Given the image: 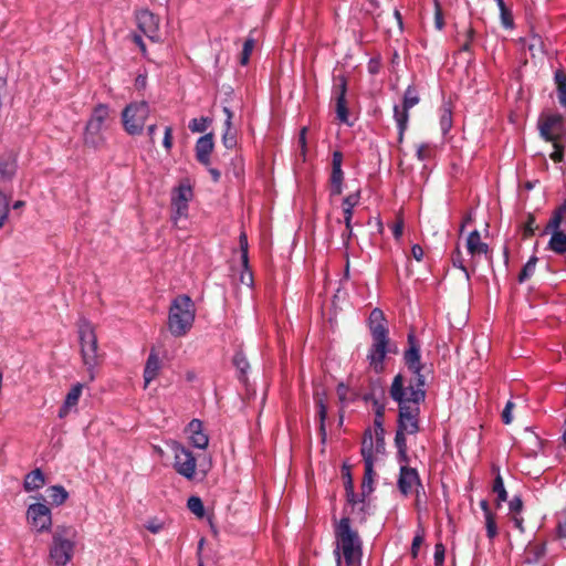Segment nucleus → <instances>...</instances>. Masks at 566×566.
Wrapping results in <instances>:
<instances>
[{"label": "nucleus", "mask_w": 566, "mask_h": 566, "mask_svg": "<svg viewBox=\"0 0 566 566\" xmlns=\"http://www.w3.org/2000/svg\"><path fill=\"white\" fill-rule=\"evenodd\" d=\"M385 430H384V423L380 424V428L375 427V436H376V451L381 452L385 448Z\"/></svg>", "instance_id": "bf43d9fd"}, {"label": "nucleus", "mask_w": 566, "mask_h": 566, "mask_svg": "<svg viewBox=\"0 0 566 566\" xmlns=\"http://www.w3.org/2000/svg\"><path fill=\"white\" fill-rule=\"evenodd\" d=\"M334 535L337 566H340L342 558L347 566H355L356 563H359L363 556V542L358 531L353 528L348 516L342 517L335 523Z\"/></svg>", "instance_id": "f03ea898"}, {"label": "nucleus", "mask_w": 566, "mask_h": 566, "mask_svg": "<svg viewBox=\"0 0 566 566\" xmlns=\"http://www.w3.org/2000/svg\"><path fill=\"white\" fill-rule=\"evenodd\" d=\"M434 24L438 30H442L444 27L442 8L438 0H434Z\"/></svg>", "instance_id": "6e6d98bb"}, {"label": "nucleus", "mask_w": 566, "mask_h": 566, "mask_svg": "<svg viewBox=\"0 0 566 566\" xmlns=\"http://www.w3.org/2000/svg\"><path fill=\"white\" fill-rule=\"evenodd\" d=\"M196 317V307L192 300L181 294L176 296L170 305L168 315V329L175 337L185 336L192 327Z\"/></svg>", "instance_id": "20e7f679"}, {"label": "nucleus", "mask_w": 566, "mask_h": 566, "mask_svg": "<svg viewBox=\"0 0 566 566\" xmlns=\"http://www.w3.org/2000/svg\"><path fill=\"white\" fill-rule=\"evenodd\" d=\"M390 398L398 403V420L397 428L405 430L408 434H416L419 432V417L422 394L417 391L411 397H407L403 389V375L397 374L389 388Z\"/></svg>", "instance_id": "f257e3e1"}, {"label": "nucleus", "mask_w": 566, "mask_h": 566, "mask_svg": "<svg viewBox=\"0 0 566 566\" xmlns=\"http://www.w3.org/2000/svg\"><path fill=\"white\" fill-rule=\"evenodd\" d=\"M431 156L430 147L427 144H421L417 148V158L421 161L429 159Z\"/></svg>", "instance_id": "e2e57ef3"}, {"label": "nucleus", "mask_w": 566, "mask_h": 566, "mask_svg": "<svg viewBox=\"0 0 566 566\" xmlns=\"http://www.w3.org/2000/svg\"><path fill=\"white\" fill-rule=\"evenodd\" d=\"M45 484V478L41 469H34L24 478L23 488L27 492L41 489Z\"/></svg>", "instance_id": "cd10ccee"}, {"label": "nucleus", "mask_w": 566, "mask_h": 566, "mask_svg": "<svg viewBox=\"0 0 566 566\" xmlns=\"http://www.w3.org/2000/svg\"><path fill=\"white\" fill-rule=\"evenodd\" d=\"M359 201H360V189H356L355 191L348 193L343 199L342 208L354 210V208L359 203Z\"/></svg>", "instance_id": "37998d69"}, {"label": "nucleus", "mask_w": 566, "mask_h": 566, "mask_svg": "<svg viewBox=\"0 0 566 566\" xmlns=\"http://www.w3.org/2000/svg\"><path fill=\"white\" fill-rule=\"evenodd\" d=\"M475 36V30L470 25L464 34V40L460 46V51L471 53V44Z\"/></svg>", "instance_id": "3c124183"}, {"label": "nucleus", "mask_w": 566, "mask_h": 566, "mask_svg": "<svg viewBox=\"0 0 566 566\" xmlns=\"http://www.w3.org/2000/svg\"><path fill=\"white\" fill-rule=\"evenodd\" d=\"M211 120L208 117L193 118L189 123V129L192 133H203Z\"/></svg>", "instance_id": "a18cd8bd"}, {"label": "nucleus", "mask_w": 566, "mask_h": 566, "mask_svg": "<svg viewBox=\"0 0 566 566\" xmlns=\"http://www.w3.org/2000/svg\"><path fill=\"white\" fill-rule=\"evenodd\" d=\"M233 365L239 370L240 376L239 379L244 381L247 371L250 367V364L245 357V355L242 352H237L233 356Z\"/></svg>", "instance_id": "e433bc0d"}, {"label": "nucleus", "mask_w": 566, "mask_h": 566, "mask_svg": "<svg viewBox=\"0 0 566 566\" xmlns=\"http://www.w3.org/2000/svg\"><path fill=\"white\" fill-rule=\"evenodd\" d=\"M347 93V80L344 75L334 76L333 94L335 98L337 96L346 97Z\"/></svg>", "instance_id": "ea45409f"}, {"label": "nucleus", "mask_w": 566, "mask_h": 566, "mask_svg": "<svg viewBox=\"0 0 566 566\" xmlns=\"http://www.w3.org/2000/svg\"><path fill=\"white\" fill-rule=\"evenodd\" d=\"M188 510L198 517H203L205 506L203 502L199 496H190L187 501Z\"/></svg>", "instance_id": "58836bf2"}, {"label": "nucleus", "mask_w": 566, "mask_h": 566, "mask_svg": "<svg viewBox=\"0 0 566 566\" xmlns=\"http://www.w3.org/2000/svg\"><path fill=\"white\" fill-rule=\"evenodd\" d=\"M539 135L546 142L553 143L554 151L551 158L555 163H560L564 158V146L560 139L565 133V119L560 114L553 112H543L537 120Z\"/></svg>", "instance_id": "39448f33"}, {"label": "nucleus", "mask_w": 566, "mask_h": 566, "mask_svg": "<svg viewBox=\"0 0 566 566\" xmlns=\"http://www.w3.org/2000/svg\"><path fill=\"white\" fill-rule=\"evenodd\" d=\"M163 145L166 150H170L172 147V128L170 126H167L165 128Z\"/></svg>", "instance_id": "0e129e2a"}, {"label": "nucleus", "mask_w": 566, "mask_h": 566, "mask_svg": "<svg viewBox=\"0 0 566 566\" xmlns=\"http://www.w3.org/2000/svg\"><path fill=\"white\" fill-rule=\"evenodd\" d=\"M174 451V468L176 472L187 480H193L196 475L197 460L192 452L181 446L175 443L172 447Z\"/></svg>", "instance_id": "f8f14e48"}, {"label": "nucleus", "mask_w": 566, "mask_h": 566, "mask_svg": "<svg viewBox=\"0 0 566 566\" xmlns=\"http://www.w3.org/2000/svg\"><path fill=\"white\" fill-rule=\"evenodd\" d=\"M360 454L364 460L365 465V472H364V479H363V492L367 490V492H371L373 488L371 484L374 482V439L371 431L368 429L365 431L363 441H361V449Z\"/></svg>", "instance_id": "9b49d317"}, {"label": "nucleus", "mask_w": 566, "mask_h": 566, "mask_svg": "<svg viewBox=\"0 0 566 566\" xmlns=\"http://www.w3.org/2000/svg\"><path fill=\"white\" fill-rule=\"evenodd\" d=\"M82 390H83V384H80V382H77L76 385H74L71 388V390L66 395L63 407L60 409V413H59L60 417H64L69 412L70 408L77 405L78 399L82 395Z\"/></svg>", "instance_id": "c756f323"}, {"label": "nucleus", "mask_w": 566, "mask_h": 566, "mask_svg": "<svg viewBox=\"0 0 566 566\" xmlns=\"http://www.w3.org/2000/svg\"><path fill=\"white\" fill-rule=\"evenodd\" d=\"M527 49L532 55V57L537 56L543 53V42L539 36H533L531 41L527 43Z\"/></svg>", "instance_id": "8fccbe9b"}, {"label": "nucleus", "mask_w": 566, "mask_h": 566, "mask_svg": "<svg viewBox=\"0 0 566 566\" xmlns=\"http://www.w3.org/2000/svg\"><path fill=\"white\" fill-rule=\"evenodd\" d=\"M467 250L472 255H481L489 253V245L481 241V235L478 230L470 232L467 239Z\"/></svg>", "instance_id": "393cba45"}, {"label": "nucleus", "mask_w": 566, "mask_h": 566, "mask_svg": "<svg viewBox=\"0 0 566 566\" xmlns=\"http://www.w3.org/2000/svg\"><path fill=\"white\" fill-rule=\"evenodd\" d=\"M423 249L419 244H413L411 247V255L418 262H420L423 259Z\"/></svg>", "instance_id": "69168bd1"}, {"label": "nucleus", "mask_w": 566, "mask_h": 566, "mask_svg": "<svg viewBox=\"0 0 566 566\" xmlns=\"http://www.w3.org/2000/svg\"><path fill=\"white\" fill-rule=\"evenodd\" d=\"M406 434H408L407 431L397 428L395 436V447L397 448V458L400 463L409 462Z\"/></svg>", "instance_id": "c85d7f7f"}, {"label": "nucleus", "mask_w": 566, "mask_h": 566, "mask_svg": "<svg viewBox=\"0 0 566 566\" xmlns=\"http://www.w3.org/2000/svg\"><path fill=\"white\" fill-rule=\"evenodd\" d=\"M484 518H485L486 536L489 537L490 541H492L497 535L495 514H488V516H485Z\"/></svg>", "instance_id": "09e8293b"}, {"label": "nucleus", "mask_w": 566, "mask_h": 566, "mask_svg": "<svg viewBox=\"0 0 566 566\" xmlns=\"http://www.w3.org/2000/svg\"><path fill=\"white\" fill-rule=\"evenodd\" d=\"M223 113L226 114L227 118L224 122L226 129L222 135V143L226 148L232 149L237 145L235 133L232 132V128H231L233 113L227 106L223 107Z\"/></svg>", "instance_id": "bb28decb"}, {"label": "nucleus", "mask_w": 566, "mask_h": 566, "mask_svg": "<svg viewBox=\"0 0 566 566\" xmlns=\"http://www.w3.org/2000/svg\"><path fill=\"white\" fill-rule=\"evenodd\" d=\"M395 120L398 127V143L401 144L403 142L405 132L408 127L409 116L402 113L399 117H395Z\"/></svg>", "instance_id": "de8ad7c7"}, {"label": "nucleus", "mask_w": 566, "mask_h": 566, "mask_svg": "<svg viewBox=\"0 0 566 566\" xmlns=\"http://www.w3.org/2000/svg\"><path fill=\"white\" fill-rule=\"evenodd\" d=\"M408 463H403L400 468L399 478H398V489L403 495H409L412 492V489L420 488L422 493L424 494V489L421 483L418 471L413 468L407 465Z\"/></svg>", "instance_id": "2eb2a0df"}, {"label": "nucleus", "mask_w": 566, "mask_h": 566, "mask_svg": "<svg viewBox=\"0 0 566 566\" xmlns=\"http://www.w3.org/2000/svg\"><path fill=\"white\" fill-rule=\"evenodd\" d=\"M417 90L413 86H408L403 94L402 105H395L394 117H399L400 114L405 113L409 116V109L419 103Z\"/></svg>", "instance_id": "b1692460"}, {"label": "nucleus", "mask_w": 566, "mask_h": 566, "mask_svg": "<svg viewBox=\"0 0 566 566\" xmlns=\"http://www.w3.org/2000/svg\"><path fill=\"white\" fill-rule=\"evenodd\" d=\"M108 117L109 107L106 104L101 103L93 108L84 130L83 140L85 146L98 148L104 144L105 138L102 129Z\"/></svg>", "instance_id": "6e6552de"}, {"label": "nucleus", "mask_w": 566, "mask_h": 566, "mask_svg": "<svg viewBox=\"0 0 566 566\" xmlns=\"http://www.w3.org/2000/svg\"><path fill=\"white\" fill-rule=\"evenodd\" d=\"M446 547L442 543H437L434 546V565L443 566L444 563Z\"/></svg>", "instance_id": "5fc2aeb1"}, {"label": "nucleus", "mask_w": 566, "mask_h": 566, "mask_svg": "<svg viewBox=\"0 0 566 566\" xmlns=\"http://www.w3.org/2000/svg\"><path fill=\"white\" fill-rule=\"evenodd\" d=\"M254 45H255V40L252 36H249L244 41L243 49L240 54V64L241 65H247L249 63V60H250L251 53L254 49Z\"/></svg>", "instance_id": "79ce46f5"}, {"label": "nucleus", "mask_w": 566, "mask_h": 566, "mask_svg": "<svg viewBox=\"0 0 566 566\" xmlns=\"http://www.w3.org/2000/svg\"><path fill=\"white\" fill-rule=\"evenodd\" d=\"M17 156L13 153L0 158V176L4 180H11L17 172Z\"/></svg>", "instance_id": "a878e982"}, {"label": "nucleus", "mask_w": 566, "mask_h": 566, "mask_svg": "<svg viewBox=\"0 0 566 566\" xmlns=\"http://www.w3.org/2000/svg\"><path fill=\"white\" fill-rule=\"evenodd\" d=\"M412 373V378L409 380L408 385L406 378L403 377V389L407 397H411V395L417 391L422 394V400H426V373L430 370L426 365L420 366L419 370L410 369Z\"/></svg>", "instance_id": "f3484780"}, {"label": "nucleus", "mask_w": 566, "mask_h": 566, "mask_svg": "<svg viewBox=\"0 0 566 566\" xmlns=\"http://www.w3.org/2000/svg\"><path fill=\"white\" fill-rule=\"evenodd\" d=\"M161 363L155 349H151L144 368V381L147 387L159 374Z\"/></svg>", "instance_id": "5701e85b"}, {"label": "nucleus", "mask_w": 566, "mask_h": 566, "mask_svg": "<svg viewBox=\"0 0 566 566\" xmlns=\"http://www.w3.org/2000/svg\"><path fill=\"white\" fill-rule=\"evenodd\" d=\"M28 518L38 532L49 531L52 525L50 509L42 503H34L28 507Z\"/></svg>", "instance_id": "4468645a"}, {"label": "nucleus", "mask_w": 566, "mask_h": 566, "mask_svg": "<svg viewBox=\"0 0 566 566\" xmlns=\"http://www.w3.org/2000/svg\"><path fill=\"white\" fill-rule=\"evenodd\" d=\"M536 263H537V258L536 256H532L526 262V264L523 266V269L521 270V272L518 274V282L520 283L525 282L526 280H528L533 275V273L535 271Z\"/></svg>", "instance_id": "a19ab883"}, {"label": "nucleus", "mask_w": 566, "mask_h": 566, "mask_svg": "<svg viewBox=\"0 0 566 566\" xmlns=\"http://www.w3.org/2000/svg\"><path fill=\"white\" fill-rule=\"evenodd\" d=\"M366 401H373V405L375 407V419L374 424L375 427L380 428V424L384 423V416H385V405L380 403L378 399L374 397V395L369 394L364 397Z\"/></svg>", "instance_id": "f704fd0d"}, {"label": "nucleus", "mask_w": 566, "mask_h": 566, "mask_svg": "<svg viewBox=\"0 0 566 566\" xmlns=\"http://www.w3.org/2000/svg\"><path fill=\"white\" fill-rule=\"evenodd\" d=\"M78 338L81 344V355L83 364L88 371V380L95 379L94 368L99 364L98 342L93 325L87 321H82L78 325Z\"/></svg>", "instance_id": "0eeeda50"}, {"label": "nucleus", "mask_w": 566, "mask_h": 566, "mask_svg": "<svg viewBox=\"0 0 566 566\" xmlns=\"http://www.w3.org/2000/svg\"><path fill=\"white\" fill-rule=\"evenodd\" d=\"M214 142L213 134L208 133L201 136L196 143V159L203 166L208 167L210 165V155L213 150Z\"/></svg>", "instance_id": "aec40b11"}, {"label": "nucleus", "mask_w": 566, "mask_h": 566, "mask_svg": "<svg viewBox=\"0 0 566 566\" xmlns=\"http://www.w3.org/2000/svg\"><path fill=\"white\" fill-rule=\"evenodd\" d=\"M493 493L496 494L495 505L496 507H501L502 503L507 500V492L504 486L503 479L500 473L496 474L493 486H492Z\"/></svg>", "instance_id": "473e14b6"}, {"label": "nucleus", "mask_w": 566, "mask_h": 566, "mask_svg": "<svg viewBox=\"0 0 566 566\" xmlns=\"http://www.w3.org/2000/svg\"><path fill=\"white\" fill-rule=\"evenodd\" d=\"M514 408V403L509 400L502 411V421L505 423V424H510L513 420V417H512V410Z\"/></svg>", "instance_id": "052dcab7"}, {"label": "nucleus", "mask_w": 566, "mask_h": 566, "mask_svg": "<svg viewBox=\"0 0 566 566\" xmlns=\"http://www.w3.org/2000/svg\"><path fill=\"white\" fill-rule=\"evenodd\" d=\"M76 531L73 526L59 525L52 534L49 556L56 566H65L73 557Z\"/></svg>", "instance_id": "423d86ee"}, {"label": "nucleus", "mask_w": 566, "mask_h": 566, "mask_svg": "<svg viewBox=\"0 0 566 566\" xmlns=\"http://www.w3.org/2000/svg\"><path fill=\"white\" fill-rule=\"evenodd\" d=\"M452 263L455 268H458L464 272L467 279L470 277L468 269L463 264L462 253L459 249H457L452 255Z\"/></svg>", "instance_id": "4d7b16f0"}, {"label": "nucleus", "mask_w": 566, "mask_h": 566, "mask_svg": "<svg viewBox=\"0 0 566 566\" xmlns=\"http://www.w3.org/2000/svg\"><path fill=\"white\" fill-rule=\"evenodd\" d=\"M368 327L371 334L373 344L368 350L367 359L370 368L380 374L384 371V360L390 349L388 348L389 331L386 327V318L380 308H374L368 318Z\"/></svg>", "instance_id": "7ed1b4c3"}, {"label": "nucleus", "mask_w": 566, "mask_h": 566, "mask_svg": "<svg viewBox=\"0 0 566 566\" xmlns=\"http://www.w3.org/2000/svg\"><path fill=\"white\" fill-rule=\"evenodd\" d=\"M536 229L535 216L533 213H527L526 221L523 226V239H528L534 235Z\"/></svg>", "instance_id": "c03bdc74"}, {"label": "nucleus", "mask_w": 566, "mask_h": 566, "mask_svg": "<svg viewBox=\"0 0 566 566\" xmlns=\"http://www.w3.org/2000/svg\"><path fill=\"white\" fill-rule=\"evenodd\" d=\"M192 436L191 442L198 449H206L209 443L208 436L201 432V422L199 420H192L189 424Z\"/></svg>", "instance_id": "7c9ffc66"}, {"label": "nucleus", "mask_w": 566, "mask_h": 566, "mask_svg": "<svg viewBox=\"0 0 566 566\" xmlns=\"http://www.w3.org/2000/svg\"><path fill=\"white\" fill-rule=\"evenodd\" d=\"M408 345L409 348L403 354L405 365L409 370H419L420 366H423L424 364L421 363L420 346L418 345L413 333L408 334Z\"/></svg>", "instance_id": "412c9836"}, {"label": "nucleus", "mask_w": 566, "mask_h": 566, "mask_svg": "<svg viewBox=\"0 0 566 566\" xmlns=\"http://www.w3.org/2000/svg\"><path fill=\"white\" fill-rule=\"evenodd\" d=\"M566 217V200L562 202L558 208L554 211L553 216L548 220L542 235L552 233L551 240L548 241V249L558 253H566V232L559 230L560 223Z\"/></svg>", "instance_id": "9d476101"}, {"label": "nucleus", "mask_w": 566, "mask_h": 566, "mask_svg": "<svg viewBox=\"0 0 566 566\" xmlns=\"http://www.w3.org/2000/svg\"><path fill=\"white\" fill-rule=\"evenodd\" d=\"M314 403L317 408V416L319 419V436L324 442L326 439V419H327V392L324 388H315L314 390Z\"/></svg>", "instance_id": "a211bd4d"}, {"label": "nucleus", "mask_w": 566, "mask_h": 566, "mask_svg": "<svg viewBox=\"0 0 566 566\" xmlns=\"http://www.w3.org/2000/svg\"><path fill=\"white\" fill-rule=\"evenodd\" d=\"M192 198V189L189 185H180L174 192L171 205L179 217H184L188 211V202Z\"/></svg>", "instance_id": "6ab92c4d"}, {"label": "nucleus", "mask_w": 566, "mask_h": 566, "mask_svg": "<svg viewBox=\"0 0 566 566\" xmlns=\"http://www.w3.org/2000/svg\"><path fill=\"white\" fill-rule=\"evenodd\" d=\"M500 13L503 27H505L506 29L512 28L514 22L511 10L505 6L500 9Z\"/></svg>", "instance_id": "13d9d810"}, {"label": "nucleus", "mask_w": 566, "mask_h": 566, "mask_svg": "<svg viewBox=\"0 0 566 566\" xmlns=\"http://www.w3.org/2000/svg\"><path fill=\"white\" fill-rule=\"evenodd\" d=\"M10 196L0 191V229H2L8 220L10 212Z\"/></svg>", "instance_id": "4c0bfd02"}, {"label": "nucleus", "mask_w": 566, "mask_h": 566, "mask_svg": "<svg viewBox=\"0 0 566 566\" xmlns=\"http://www.w3.org/2000/svg\"><path fill=\"white\" fill-rule=\"evenodd\" d=\"M46 493H48V497L51 501V504H53V505H61L69 497L67 491L62 485L50 486V488H48Z\"/></svg>", "instance_id": "2f4dec72"}, {"label": "nucleus", "mask_w": 566, "mask_h": 566, "mask_svg": "<svg viewBox=\"0 0 566 566\" xmlns=\"http://www.w3.org/2000/svg\"><path fill=\"white\" fill-rule=\"evenodd\" d=\"M343 472H345L344 474L347 478V480L345 481V490L352 492V489L354 488V485H353V480H352V475L349 472V468L346 464H344V467H343Z\"/></svg>", "instance_id": "338daca9"}, {"label": "nucleus", "mask_w": 566, "mask_h": 566, "mask_svg": "<svg viewBox=\"0 0 566 566\" xmlns=\"http://www.w3.org/2000/svg\"><path fill=\"white\" fill-rule=\"evenodd\" d=\"M555 81L557 84V98L562 106L566 107V74L559 69L555 73Z\"/></svg>", "instance_id": "72a5a7b5"}, {"label": "nucleus", "mask_w": 566, "mask_h": 566, "mask_svg": "<svg viewBox=\"0 0 566 566\" xmlns=\"http://www.w3.org/2000/svg\"><path fill=\"white\" fill-rule=\"evenodd\" d=\"M336 392L338 396V400L342 405H345L348 401V387L344 382H339L336 388Z\"/></svg>", "instance_id": "680f3d73"}, {"label": "nucleus", "mask_w": 566, "mask_h": 566, "mask_svg": "<svg viewBox=\"0 0 566 566\" xmlns=\"http://www.w3.org/2000/svg\"><path fill=\"white\" fill-rule=\"evenodd\" d=\"M138 29L153 42L160 41L159 18L149 10H140L136 13Z\"/></svg>", "instance_id": "ddd939ff"}, {"label": "nucleus", "mask_w": 566, "mask_h": 566, "mask_svg": "<svg viewBox=\"0 0 566 566\" xmlns=\"http://www.w3.org/2000/svg\"><path fill=\"white\" fill-rule=\"evenodd\" d=\"M440 126L443 133L449 132L452 126V113L447 106L441 109Z\"/></svg>", "instance_id": "49530a36"}, {"label": "nucleus", "mask_w": 566, "mask_h": 566, "mask_svg": "<svg viewBox=\"0 0 566 566\" xmlns=\"http://www.w3.org/2000/svg\"><path fill=\"white\" fill-rule=\"evenodd\" d=\"M423 541H424V532L423 530L419 531L413 539H412V544H411V556L413 558H416L418 556V552L420 549V546L423 544Z\"/></svg>", "instance_id": "603ef678"}, {"label": "nucleus", "mask_w": 566, "mask_h": 566, "mask_svg": "<svg viewBox=\"0 0 566 566\" xmlns=\"http://www.w3.org/2000/svg\"><path fill=\"white\" fill-rule=\"evenodd\" d=\"M509 510L511 515H518L523 510V501L521 496L515 495L509 502Z\"/></svg>", "instance_id": "864d4df0"}, {"label": "nucleus", "mask_w": 566, "mask_h": 566, "mask_svg": "<svg viewBox=\"0 0 566 566\" xmlns=\"http://www.w3.org/2000/svg\"><path fill=\"white\" fill-rule=\"evenodd\" d=\"M521 443V449L527 457H536L543 447L539 437L528 429L525 430Z\"/></svg>", "instance_id": "4be33fe9"}, {"label": "nucleus", "mask_w": 566, "mask_h": 566, "mask_svg": "<svg viewBox=\"0 0 566 566\" xmlns=\"http://www.w3.org/2000/svg\"><path fill=\"white\" fill-rule=\"evenodd\" d=\"M239 244H240L241 252H248L249 243H248V237L244 232H242L239 237Z\"/></svg>", "instance_id": "774afa93"}, {"label": "nucleus", "mask_w": 566, "mask_h": 566, "mask_svg": "<svg viewBox=\"0 0 566 566\" xmlns=\"http://www.w3.org/2000/svg\"><path fill=\"white\" fill-rule=\"evenodd\" d=\"M149 114L150 107L147 102L129 103L122 112V123L125 132L132 136L140 135Z\"/></svg>", "instance_id": "1a4fd4ad"}, {"label": "nucleus", "mask_w": 566, "mask_h": 566, "mask_svg": "<svg viewBox=\"0 0 566 566\" xmlns=\"http://www.w3.org/2000/svg\"><path fill=\"white\" fill-rule=\"evenodd\" d=\"M335 102H336L335 111H336L337 118L339 119V122L350 125L349 124V112H348V107H347L346 97L337 96L335 98Z\"/></svg>", "instance_id": "c9c22d12"}, {"label": "nucleus", "mask_w": 566, "mask_h": 566, "mask_svg": "<svg viewBox=\"0 0 566 566\" xmlns=\"http://www.w3.org/2000/svg\"><path fill=\"white\" fill-rule=\"evenodd\" d=\"M343 154L339 150L333 153L332 172L329 176L331 197L339 196L343 192L344 171L342 169Z\"/></svg>", "instance_id": "dca6fc26"}]
</instances>
